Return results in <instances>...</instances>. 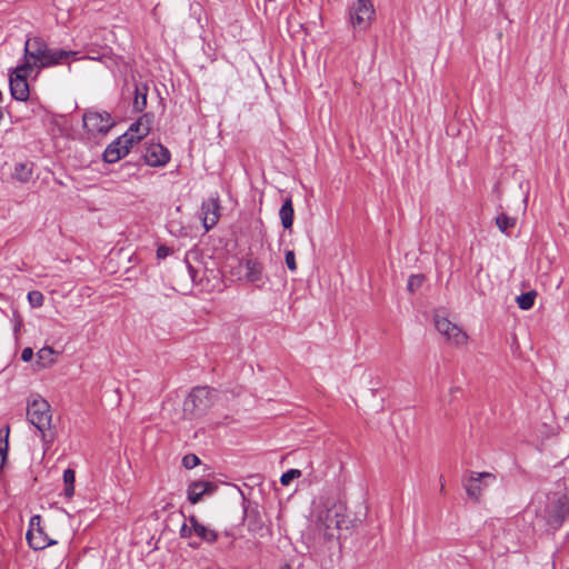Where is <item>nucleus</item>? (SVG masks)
Listing matches in <instances>:
<instances>
[{"mask_svg": "<svg viewBox=\"0 0 569 569\" xmlns=\"http://www.w3.org/2000/svg\"><path fill=\"white\" fill-rule=\"evenodd\" d=\"M284 260L288 269L292 272L297 270L296 254L292 250H287L284 254Z\"/></svg>", "mask_w": 569, "mask_h": 569, "instance_id": "2f4dec72", "label": "nucleus"}, {"mask_svg": "<svg viewBox=\"0 0 569 569\" xmlns=\"http://www.w3.org/2000/svg\"><path fill=\"white\" fill-rule=\"evenodd\" d=\"M29 63H21L10 73L9 86L11 96L19 101H26L29 98V84L27 77L30 74Z\"/></svg>", "mask_w": 569, "mask_h": 569, "instance_id": "1a4fd4ad", "label": "nucleus"}, {"mask_svg": "<svg viewBox=\"0 0 569 569\" xmlns=\"http://www.w3.org/2000/svg\"><path fill=\"white\" fill-rule=\"evenodd\" d=\"M216 391L208 387L194 388L183 402V411L191 417L202 415L213 402Z\"/></svg>", "mask_w": 569, "mask_h": 569, "instance_id": "423d86ee", "label": "nucleus"}, {"mask_svg": "<svg viewBox=\"0 0 569 569\" xmlns=\"http://www.w3.org/2000/svg\"><path fill=\"white\" fill-rule=\"evenodd\" d=\"M189 522L192 525L194 535H197L202 541L213 543L218 540V532L211 527L201 523L194 516L190 517Z\"/></svg>", "mask_w": 569, "mask_h": 569, "instance_id": "f3484780", "label": "nucleus"}, {"mask_svg": "<svg viewBox=\"0 0 569 569\" xmlns=\"http://www.w3.org/2000/svg\"><path fill=\"white\" fill-rule=\"evenodd\" d=\"M496 475L492 472L468 471L462 479V486L468 498L479 502L488 487L496 482Z\"/></svg>", "mask_w": 569, "mask_h": 569, "instance_id": "20e7f679", "label": "nucleus"}, {"mask_svg": "<svg viewBox=\"0 0 569 569\" xmlns=\"http://www.w3.org/2000/svg\"><path fill=\"white\" fill-rule=\"evenodd\" d=\"M425 281V277L422 274H412L408 279L407 288L410 292H415L419 289Z\"/></svg>", "mask_w": 569, "mask_h": 569, "instance_id": "cd10ccee", "label": "nucleus"}, {"mask_svg": "<svg viewBox=\"0 0 569 569\" xmlns=\"http://www.w3.org/2000/svg\"><path fill=\"white\" fill-rule=\"evenodd\" d=\"M8 432H9V430H7L6 435L3 436L2 432L0 431V469H2V467L4 466V462L7 460L8 448H9Z\"/></svg>", "mask_w": 569, "mask_h": 569, "instance_id": "bb28decb", "label": "nucleus"}, {"mask_svg": "<svg viewBox=\"0 0 569 569\" xmlns=\"http://www.w3.org/2000/svg\"><path fill=\"white\" fill-rule=\"evenodd\" d=\"M171 253V249L166 246H159L157 249V258L164 259Z\"/></svg>", "mask_w": 569, "mask_h": 569, "instance_id": "473e14b6", "label": "nucleus"}, {"mask_svg": "<svg viewBox=\"0 0 569 569\" xmlns=\"http://www.w3.org/2000/svg\"><path fill=\"white\" fill-rule=\"evenodd\" d=\"M169 150L161 143H150L146 148L143 159L150 167H164L170 161Z\"/></svg>", "mask_w": 569, "mask_h": 569, "instance_id": "ddd939ff", "label": "nucleus"}, {"mask_svg": "<svg viewBox=\"0 0 569 569\" xmlns=\"http://www.w3.org/2000/svg\"><path fill=\"white\" fill-rule=\"evenodd\" d=\"M83 128L90 138L106 136L114 126V120L107 111L88 110L82 117Z\"/></svg>", "mask_w": 569, "mask_h": 569, "instance_id": "39448f33", "label": "nucleus"}, {"mask_svg": "<svg viewBox=\"0 0 569 569\" xmlns=\"http://www.w3.org/2000/svg\"><path fill=\"white\" fill-rule=\"evenodd\" d=\"M263 267L257 260H247L246 278L250 282H258L262 279Z\"/></svg>", "mask_w": 569, "mask_h": 569, "instance_id": "412c9836", "label": "nucleus"}, {"mask_svg": "<svg viewBox=\"0 0 569 569\" xmlns=\"http://www.w3.org/2000/svg\"><path fill=\"white\" fill-rule=\"evenodd\" d=\"M33 357V350L31 348H24L21 352V359L24 361V362H28L32 359Z\"/></svg>", "mask_w": 569, "mask_h": 569, "instance_id": "f704fd0d", "label": "nucleus"}, {"mask_svg": "<svg viewBox=\"0 0 569 569\" xmlns=\"http://www.w3.org/2000/svg\"><path fill=\"white\" fill-rule=\"evenodd\" d=\"M130 134H122L110 143L103 152V159L108 163H114L126 157L132 148Z\"/></svg>", "mask_w": 569, "mask_h": 569, "instance_id": "f8f14e48", "label": "nucleus"}, {"mask_svg": "<svg viewBox=\"0 0 569 569\" xmlns=\"http://www.w3.org/2000/svg\"><path fill=\"white\" fill-rule=\"evenodd\" d=\"M3 116V112H2V109L0 108V119L2 118Z\"/></svg>", "mask_w": 569, "mask_h": 569, "instance_id": "c9c22d12", "label": "nucleus"}, {"mask_svg": "<svg viewBox=\"0 0 569 569\" xmlns=\"http://www.w3.org/2000/svg\"><path fill=\"white\" fill-rule=\"evenodd\" d=\"M345 521V505L328 499L316 511L315 531L325 539H332L338 536Z\"/></svg>", "mask_w": 569, "mask_h": 569, "instance_id": "f257e3e1", "label": "nucleus"}, {"mask_svg": "<svg viewBox=\"0 0 569 569\" xmlns=\"http://www.w3.org/2000/svg\"><path fill=\"white\" fill-rule=\"evenodd\" d=\"M28 301L32 307H41L43 303V295L40 291H30L28 293Z\"/></svg>", "mask_w": 569, "mask_h": 569, "instance_id": "c756f323", "label": "nucleus"}, {"mask_svg": "<svg viewBox=\"0 0 569 569\" xmlns=\"http://www.w3.org/2000/svg\"><path fill=\"white\" fill-rule=\"evenodd\" d=\"M496 224L498 227V229L506 233L508 231V229L510 228H513L515 224H516V219L515 218H511L505 213H500L497 218H496Z\"/></svg>", "mask_w": 569, "mask_h": 569, "instance_id": "a878e982", "label": "nucleus"}, {"mask_svg": "<svg viewBox=\"0 0 569 569\" xmlns=\"http://www.w3.org/2000/svg\"><path fill=\"white\" fill-rule=\"evenodd\" d=\"M49 47L40 37L29 38L24 43L23 63H29V70L43 69L41 63L47 60Z\"/></svg>", "mask_w": 569, "mask_h": 569, "instance_id": "0eeeda50", "label": "nucleus"}, {"mask_svg": "<svg viewBox=\"0 0 569 569\" xmlns=\"http://www.w3.org/2000/svg\"><path fill=\"white\" fill-rule=\"evenodd\" d=\"M199 463H200V459L196 455L190 453V455H186L182 458V466L186 469H192V468L197 467Z\"/></svg>", "mask_w": 569, "mask_h": 569, "instance_id": "7c9ffc66", "label": "nucleus"}, {"mask_svg": "<svg viewBox=\"0 0 569 569\" xmlns=\"http://www.w3.org/2000/svg\"><path fill=\"white\" fill-rule=\"evenodd\" d=\"M375 9L369 0H357L350 8V22L353 29L363 31L373 20Z\"/></svg>", "mask_w": 569, "mask_h": 569, "instance_id": "9d476101", "label": "nucleus"}, {"mask_svg": "<svg viewBox=\"0 0 569 569\" xmlns=\"http://www.w3.org/2000/svg\"><path fill=\"white\" fill-rule=\"evenodd\" d=\"M279 217L281 220V224L284 229H290L293 223L295 210L292 200L290 197H287L279 210Z\"/></svg>", "mask_w": 569, "mask_h": 569, "instance_id": "6ab92c4d", "label": "nucleus"}, {"mask_svg": "<svg viewBox=\"0 0 569 569\" xmlns=\"http://www.w3.org/2000/svg\"><path fill=\"white\" fill-rule=\"evenodd\" d=\"M193 532L192 525L183 523L180 528V536L182 538H189Z\"/></svg>", "mask_w": 569, "mask_h": 569, "instance_id": "72a5a7b5", "label": "nucleus"}, {"mask_svg": "<svg viewBox=\"0 0 569 569\" xmlns=\"http://www.w3.org/2000/svg\"><path fill=\"white\" fill-rule=\"evenodd\" d=\"M301 477V471L299 469H289L280 477V482L282 486H289L291 481L296 478Z\"/></svg>", "mask_w": 569, "mask_h": 569, "instance_id": "c85d7f7f", "label": "nucleus"}, {"mask_svg": "<svg viewBox=\"0 0 569 569\" xmlns=\"http://www.w3.org/2000/svg\"><path fill=\"white\" fill-rule=\"evenodd\" d=\"M536 297H537V292L533 290L521 293L520 296L517 297V303L520 309L529 310L532 308Z\"/></svg>", "mask_w": 569, "mask_h": 569, "instance_id": "393cba45", "label": "nucleus"}, {"mask_svg": "<svg viewBox=\"0 0 569 569\" xmlns=\"http://www.w3.org/2000/svg\"><path fill=\"white\" fill-rule=\"evenodd\" d=\"M40 523L41 517L33 516L30 520L29 529L26 535L29 546L34 550H42L56 543L54 540L48 537Z\"/></svg>", "mask_w": 569, "mask_h": 569, "instance_id": "9b49d317", "label": "nucleus"}, {"mask_svg": "<svg viewBox=\"0 0 569 569\" xmlns=\"http://www.w3.org/2000/svg\"><path fill=\"white\" fill-rule=\"evenodd\" d=\"M216 486L209 481H193L189 485L187 493L190 503L194 505L201 500L206 493H212Z\"/></svg>", "mask_w": 569, "mask_h": 569, "instance_id": "dca6fc26", "label": "nucleus"}, {"mask_svg": "<svg viewBox=\"0 0 569 569\" xmlns=\"http://www.w3.org/2000/svg\"><path fill=\"white\" fill-rule=\"evenodd\" d=\"M27 419L37 428L44 440L46 432L50 430L52 422L49 402L40 396H32L27 403Z\"/></svg>", "mask_w": 569, "mask_h": 569, "instance_id": "7ed1b4c3", "label": "nucleus"}, {"mask_svg": "<svg viewBox=\"0 0 569 569\" xmlns=\"http://www.w3.org/2000/svg\"><path fill=\"white\" fill-rule=\"evenodd\" d=\"M53 349L51 347H43L37 352L38 363L42 368H47L54 362Z\"/></svg>", "mask_w": 569, "mask_h": 569, "instance_id": "5701e85b", "label": "nucleus"}, {"mask_svg": "<svg viewBox=\"0 0 569 569\" xmlns=\"http://www.w3.org/2000/svg\"><path fill=\"white\" fill-rule=\"evenodd\" d=\"M536 513L550 527L559 528L569 513V496L566 492L548 493L543 507L539 508Z\"/></svg>", "mask_w": 569, "mask_h": 569, "instance_id": "f03ea898", "label": "nucleus"}, {"mask_svg": "<svg viewBox=\"0 0 569 569\" xmlns=\"http://www.w3.org/2000/svg\"><path fill=\"white\" fill-rule=\"evenodd\" d=\"M77 52L72 50L64 49H51L49 48L47 60L44 63H41L43 68H50L62 63L63 60L69 59L70 57H76Z\"/></svg>", "mask_w": 569, "mask_h": 569, "instance_id": "a211bd4d", "label": "nucleus"}, {"mask_svg": "<svg viewBox=\"0 0 569 569\" xmlns=\"http://www.w3.org/2000/svg\"><path fill=\"white\" fill-rule=\"evenodd\" d=\"M151 118L149 113H144L134 123H132L129 130L124 134H130V142L132 144L139 142L144 138L151 129Z\"/></svg>", "mask_w": 569, "mask_h": 569, "instance_id": "2eb2a0df", "label": "nucleus"}, {"mask_svg": "<svg viewBox=\"0 0 569 569\" xmlns=\"http://www.w3.org/2000/svg\"><path fill=\"white\" fill-rule=\"evenodd\" d=\"M32 176V169L28 163H18L14 167L13 177L20 182H27Z\"/></svg>", "mask_w": 569, "mask_h": 569, "instance_id": "b1692460", "label": "nucleus"}, {"mask_svg": "<svg viewBox=\"0 0 569 569\" xmlns=\"http://www.w3.org/2000/svg\"><path fill=\"white\" fill-rule=\"evenodd\" d=\"M74 481H76V472L73 469H66L63 471V483H64V496L67 498H71L74 493Z\"/></svg>", "mask_w": 569, "mask_h": 569, "instance_id": "4be33fe9", "label": "nucleus"}, {"mask_svg": "<svg viewBox=\"0 0 569 569\" xmlns=\"http://www.w3.org/2000/svg\"><path fill=\"white\" fill-rule=\"evenodd\" d=\"M220 203L218 197H211L202 202L201 214L202 223L206 231L212 229L219 221L220 218Z\"/></svg>", "mask_w": 569, "mask_h": 569, "instance_id": "4468645a", "label": "nucleus"}, {"mask_svg": "<svg viewBox=\"0 0 569 569\" xmlns=\"http://www.w3.org/2000/svg\"><path fill=\"white\" fill-rule=\"evenodd\" d=\"M435 325L438 332L443 336L448 343L456 347L466 346L468 342V335L458 325L451 322L446 317L436 316Z\"/></svg>", "mask_w": 569, "mask_h": 569, "instance_id": "6e6552de", "label": "nucleus"}, {"mask_svg": "<svg viewBox=\"0 0 569 569\" xmlns=\"http://www.w3.org/2000/svg\"><path fill=\"white\" fill-rule=\"evenodd\" d=\"M149 87L146 83H138L134 90L133 109L142 112L147 107Z\"/></svg>", "mask_w": 569, "mask_h": 569, "instance_id": "aec40b11", "label": "nucleus"}]
</instances>
